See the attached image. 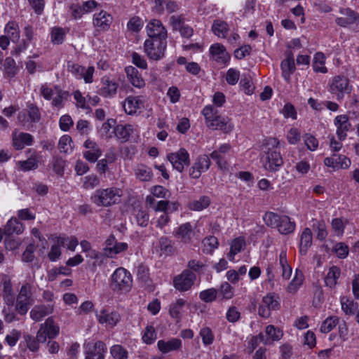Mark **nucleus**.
Returning <instances> with one entry per match:
<instances>
[{"label": "nucleus", "mask_w": 359, "mask_h": 359, "mask_svg": "<svg viewBox=\"0 0 359 359\" xmlns=\"http://www.w3.org/2000/svg\"><path fill=\"white\" fill-rule=\"evenodd\" d=\"M4 32L6 36L10 39L13 42H17L20 38V32L18 25L14 22H9L6 25Z\"/></svg>", "instance_id": "a18cd8bd"}, {"label": "nucleus", "mask_w": 359, "mask_h": 359, "mask_svg": "<svg viewBox=\"0 0 359 359\" xmlns=\"http://www.w3.org/2000/svg\"><path fill=\"white\" fill-rule=\"evenodd\" d=\"M340 275L341 269L338 266H332L330 267L324 279L325 285L332 289L334 288Z\"/></svg>", "instance_id": "f704fd0d"}, {"label": "nucleus", "mask_w": 359, "mask_h": 359, "mask_svg": "<svg viewBox=\"0 0 359 359\" xmlns=\"http://www.w3.org/2000/svg\"><path fill=\"white\" fill-rule=\"evenodd\" d=\"M148 39H166L167 31L158 20H151L146 26Z\"/></svg>", "instance_id": "6ab92c4d"}, {"label": "nucleus", "mask_w": 359, "mask_h": 359, "mask_svg": "<svg viewBox=\"0 0 359 359\" xmlns=\"http://www.w3.org/2000/svg\"><path fill=\"white\" fill-rule=\"evenodd\" d=\"M166 48V39H147L144 42V51L152 60H162L165 57Z\"/></svg>", "instance_id": "39448f33"}, {"label": "nucleus", "mask_w": 359, "mask_h": 359, "mask_svg": "<svg viewBox=\"0 0 359 359\" xmlns=\"http://www.w3.org/2000/svg\"><path fill=\"white\" fill-rule=\"evenodd\" d=\"M100 94L104 97H114L117 93L118 84L116 81L109 76H105L101 79Z\"/></svg>", "instance_id": "412c9836"}, {"label": "nucleus", "mask_w": 359, "mask_h": 359, "mask_svg": "<svg viewBox=\"0 0 359 359\" xmlns=\"http://www.w3.org/2000/svg\"><path fill=\"white\" fill-rule=\"evenodd\" d=\"M196 227V225L191 222L183 223L174 229L173 235L180 243L185 245L191 244L194 241L199 240Z\"/></svg>", "instance_id": "423d86ee"}, {"label": "nucleus", "mask_w": 359, "mask_h": 359, "mask_svg": "<svg viewBox=\"0 0 359 359\" xmlns=\"http://www.w3.org/2000/svg\"><path fill=\"white\" fill-rule=\"evenodd\" d=\"M302 134L300 130L295 127L290 128L286 133V139L289 144H297L300 142Z\"/></svg>", "instance_id": "4d7b16f0"}, {"label": "nucleus", "mask_w": 359, "mask_h": 359, "mask_svg": "<svg viewBox=\"0 0 359 359\" xmlns=\"http://www.w3.org/2000/svg\"><path fill=\"white\" fill-rule=\"evenodd\" d=\"M326 57L323 53L317 52L313 57V69L315 72L326 74L327 68L325 67Z\"/></svg>", "instance_id": "4c0bfd02"}, {"label": "nucleus", "mask_w": 359, "mask_h": 359, "mask_svg": "<svg viewBox=\"0 0 359 359\" xmlns=\"http://www.w3.org/2000/svg\"><path fill=\"white\" fill-rule=\"evenodd\" d=\"M210 163L207 155L198 156L189 169V176L193 179H198L203 172L209 169Z\"/></svg>", "instance_id": "2eb2a0df"}, {"label": "nucleus", "mask_w": 359, "mask_h": 359, "mask_svg": "<svg viewBox=\"0 0 359 359\" xmlns=\"http://www.w3.org/2000/svg\"><path fill=\"white\" fill-rule=\"evenodd\" d=\"M202 114L208 128L222 130L224 133H228L232 130L233 125L231 119L227 116L219 115L218 111L214 109L212 105H206L203 109Z\"/></svg>", "instance_id": "f03ea898"}, {"label": "nucleus", "mask_w": 359, "mask_h": 359, "mask_svg": "<svg viewBox=\"0 0 359 359\" xmlns=\"http://www.w3.org/2000/svg\"><path fill=\"white\" fill-rule=\"evenodd\" d=\"M13 144L15 149L21 150L31 146L34 142L33 136L27 133L14 131L12 134Z\"/></svg>", "instance_id": "cd10ccee"}, {"label": "nucleus", "mask_w": 359, "mask_h": 359, "mask_svg": "<svg viewBox=\"0 0 359 359\" xmlns=\"http://www.w3.org/2000/svg\"><path fill=\"white\" fill-rule=\"evenodd\" d=\"M167 159L171 163L173 169L179 172H183L184 167L189 165L190 163L189 154L184 148H180L176 152L168 154Z\"/></svg>", "instance_id": "1a4fd4ad"}, {"label": "nucleus", "mask_w": 359, "mask_h": 359, "mask_svg": "<svg viewBox=\"0 0 359 359\" xmlns=\"http://www.w3.org/2000/svg\"><path fill=\"white\" fill-rule=\"evenodd\" d=\"M96 317L100 324L107 327L112 328L120 320V316L117 312L102 309L96 313Z\"/></svg>", "instance_id": "393cba45"}, {"label": "nucleus", "mask_w": 359, "mask_h": 359, "mask_svg": "<svg viewBox=\"0 0 359 359\" xmlns=\"http://www.w3.org/2000/svg\"><path fill=\"white\" fill-rule=\"evenodd\" d=\"M157 338V334L154 327L151 325H147L142 332V340L146 344H153Z\"/></svg>", "instance_id": "37998d69"}, {"label": "nucleus", "mask_w": 359, "mask_h": 359, "mask_svg": "<svg viewBox=\"0 0 359 359\" xmlns=\"http://www.w3.org/2000/svg\"><path fill=\"white\" fill-rule=\"evenodd\" d=\"M158 350L165 354L171 351L179 350L182 347V341L177 338H172L169 340H159L157 342Z\"/></svg>", "instance_id": "c85d7f7f"}, {"label": "nucleus", "mask_w": 359, "mask_h": 359, "mask_svg": "<svg viewBox=\"0 0 359 359\" xmlns=\"http://www.w3.org/2000/svg\"><path fill=\"white\" fill-rule=\"evenodd\" d=\"M339 13L344 17H339L335 20L336 23L343 27L359 22V13L349 8H341Z\"/></svg>", "instance_id": "4be33fe9"}, {"label": "nucleus", "mask_w": 359, "mask_h": 359, "mask_svg": "<svg viewBox=\"0 0 359 359\" xmlns=\"http://www.w3.org/2000/svg\"><path fill=\"white\" fill-rule=\"evenodd\" d=\"M277 229L281 234H288L295 229V223L289 217L282 215Z\"/></svg>", "instance_id": "79ce46f5"}, {"label": "nucleus", "mask_w": 359, "mask_h": 359, "mask_svg": "<svg viewBox=\"0 0 359 359\" xmlns=\"http://www.w3.org/2000/svg\"><path fill=\"white\" fill-rule=\"evenodd\" d=\"M86 150L83 151V157L90 163H95L102 156V151L100 146L93 140L88 139L83 144Z\"/></svg>", "instance_id": "5701e85b"}, {"label": "nucleus", "mask_w": 359, "mask_h": 359, "mask_svg": "<svg viewBox=\"0 0 359 359\" xmlns=\"http://www.w3.org/2000/svg\"><path fill=\"white\" fill-rule=\"evenodd\" d=\"M110 353L114 359H127L128 351L121 345L115 344L110 348Z\"/></svg>", "instance_id": "6e6d98bb"}, {"label": "nucleus", "mask_w": 359, "mask_h": 359, "mask_svg": "<svg viewBox=\"0 0 359 359\" xmlns=\"http://www.w3.org/2000/svg\"><path fill=\"white\" fill-rule=\"evenodd\" d=\"M217 290L215 288H210L203 290L199 294L200 299L205 302H212L215 300Z\"/></svg>", "instance_id": "338daca9"}, {"label": "nucleus", "mask_w": 359, "mask_h": 359, "mask_svg": "<svg viewBox=\"0 0 359 359\" xmlns=\"http://www.w3.org/2000/svg\"><path fill=\"white\" fill-rule=\"evenodd\" d=\"M66 32L62 27H55L50 32V41L53 44H61L65 38Z\"/></svg>", "instance_id": "8fccbe9b"}, {"label": "nucleus", "mask_w": 359, "mask_h": 359, "mask_svg": "<svg viewBox=\"0 0 359 359\" xmlns=\"http://www.w3.org/2000/svg\"><path fill=\"white\" fill-rule=\"evenodd\" d=\"M55 243L50 247L48 254V259L50 262H56L61 256V244L58 243L56 237L55 238Z\"/></svg>", "instance_id": "052dcab7"}, {"label": "nucleus", "mask_w": 359, "mask_h": 359, "mask_svg": "<svg viewBox=\"0 0 359 359\" xmlns=\"http://www.w3.org/2000/svg\"><path fill=\"white\" fill-rule=\"evenodd\" d=\"M32 296L33 286L27 283L22 285L16 298L15 310L18 313H27L29 305L34 302Z\"/></svg>", "instance_id": "0eeeda50"}, {"label": "nucleus", "mask_w": 359, "mask_h": 359, "mask_svg": "<svg viewBox=\"0 0 359 359\" xmlns=\"http://www.w3.org/2000/svg\"><path fill=\"white\" fill-rule=\"evenodd\" d=\"M280 306V298L277 294L268 293L263 297L258 308V314L264 318L271 316V312L278 310Z\"/></svg>", "instance_id": "6e6552de"}, {"label": "nucleus", "mask_w": 359, "mask_h": 359, "mask_svg": "<svg viewBox=\"0 0 359 359\" xmlns=\"http://www.w3.org/2000/svg\"><path fill=\"white\" fill-rule=\"evenodd\" d=\"M203 252L206 254H212L218 248V239L213 236L205 237L203 241Z\"/></svg>", "instance_id": "49530a36"}, {"label": "nucleus", "mask_w": 359, "mask_h": 359, "mask_svg": "<svg viewBox=\"0 0 359 359\" xmlns=\"http://www.w3.org/2000/svg\"><path fill=\"white\" fill-rule=\"evenodd\" d=\"M246 242L243 236H238L232 240L230 245V251L227 255V258L231 262L235 261V255L240 253L245 248Z\"/></svg>", "instance_id": "2f4dec72"}, {"label": "nucleus", "mask_w": 359, "mask_h": 359, "mask_svg": "<svg viewBox=\"0 0 359 359\" xmlns=\"http://www.w3.org/2000/svg\"><path fill=\"white\" fill-rule=\"evenodd\" d=\"M107 350L106 344L101 341L88 343L85 345V359H104Z\"/></svg>", "instance_id": "4468645a"}, {"label": "nucleus", "mask_w": 359, "mask_h": 359, "mask_svg": "<svg viewBox=\"0 0 359 359\" xmlns=\"http://www.w3.org/2000/svg\"><path fill=\"white\" fill-rule=\"evenodd\" d=\"M334 124L337 128L336 134L339 140H344L347 137V132L351 127L348 117L344 114L337 116L334 120Z\"/></svg>", "instance_id": "bb28decb"}, {"label": "nucleus", "mask_w": 359, "mask_h": 359, "mask_svg": "<svg viewBox=\"0 0 359 359\" xmlns=\"http://www.w3.org/2000/svg\"><path fill=\"white\" fill-rule=\"evenodd\" d=\"M339 319L336 316L327 318L320 326V332L323 333H328L332 331L337 325Z\"/></svg>", "instance_id": "13d9d810"}, {"label": "nucleus", "mask_w": 359, "mask_h": 359, "mask_svg": "<svg viewBox=\"0 0 359 359\" xmlns=\"http://www.w3.org/2000/svg\"><path fill=\"white\" fill-rule=\"evenodd\" d=\"M280 67L283 77L288 82L291 74H292L295 70L294 60L292 55H289L283 60L281 62Z\"/></svg>", "instance_id": "e433bc0d"}, {"label": "nucleus", "mask_w": 359, "mask_h": 359, "mask_svg": "<svg viewBox=\"0 0 359 359\" xmlns=\"http://www.w3.org/2000/svg\"><path fill=\"white\" fill-rule=\"evenodd\" d=\"M53 308L50 305L35 306L30 311V317L34 321H40L43 317L51 313Z\"/></svg>", "instance_id": "c9c22d12"}, {"label": "nucleus", "mask_w": 359, "mask_h": 359, "mask_svg": "<svg viewBox=\"0 0 359 359\" xmlns=\"http://www.w3.org/2000/svg\"><path fill=\"white\" fill-rule=\"evenodd\" d=\"M60 332L59 327L55 323L52 318H48L43 323L40 325L37 332V338L41 343H45L47 338L54 339Z\"/></svg>", "instance_id": "9d476101"}, {"label": "nucleus", "mask_w": 359, "mask_h": 359, "mask_svg": "<svg viewBox=\"0 0 359 359\" xmlns=\"http://www.w3.org/2000/svg\"><path fill=\"white\" fill-rule=\"evenodd\" d=\"M57 241L62 246L67 248V249L74 251L79 244V241L74 236H56Z\"/></svg>", "instance_id": "c03bdc74"}, {"label": "nucleus", "mask_w": 359, "mask_h": 359, "mask_svg": "<svg viewBox=\"0 0 359 359\" xmlns=\"http://www.w3.org/2000/svg\"><path fill=\"white\" fill-rule=\"evenodd\" d=\"M212 29L218 37L225 38L229 29L226 22L222 20H215L212 26Z\"/></svg>", "instance_id": "de8ad7c7"}, {"label": "nucleus", "mask_w": 359, "mask_h": 359, "mask_svg": "<svg viewBox=\"0 0 359 359\" xmlns=\"http://www.w3.org/2000/svg\"><path fill=\"white\" fill-rule=\"evenodd\" d=\"M20 168L23 171H29L36 169L38 167L36 156H32L26 161H21L18 163Z\"/></svg>", "instance_id": "bf43d9fd"}, {"label": "nucleus", "mask_w": 359, "mask_h": 359, "mask_svg": "<svg viewBox=\"0 0 359 359\" xmlns=\"http://www.w3.org/2000/svg\"><path fill=\"white\" fill-rule=\"evenodd\" d=\"M219 294L226 299H231L234 295L233 287L227 282H224L220 286Z\"/></svg>", "instance_id": "0e129e2a"}, {"label": "nucleus", "mask_w": 359, "mask_h": 359, "mask_svg": "<svg viewBox=\"0 0 359 359\" xmlns=\"http://www.w3.org/2000/svg\"><path fill=\"white\" fill-rule=\"evenodd\" d=\"M185 304V300L178 299L177 301L170 306V314L174 318H178L180 316L181 311Z\"/></svg>", "instance_id": "e2e57ef3"}, {"label": "nucleus", "mask_w": 359, "mask_h": 359, "mask_svg": "<svg viewBox=\"0 0 359 359\" xmlns=\"http://www.w3.org/2000/svg\"><path fill=\"white\" fill-rule=\"evenodd\" d=\"M25 229L24 225L18 218L11 217L4 226V232L6 235H11L13 233L20 234Z\"/></svg>", "instance_id": "72a5a7b5"}, {"label": "nucleus", "mask_w": 359, "mask_h": 359, "mask_svg": "<svg viewBox=\"0 0 359 359\" xmlns=\"http://www.w3.org/2000/svg\"><path fill=\"white\" fill-rule=\"evenodd\" d=\"M196 278V274L193 271L185 269L174 278L173 285L179 291L186 292L191 288Z\"/></svg>", "instance_id": "9b49d317"}, {"label": "nucleus", "mask_w": 359, "mask_h": 359, "mask_svg": "<svg viewBox=\"0 0 359 359\" xmlns=\"http://www.w3.org/2000/svg\"><path fill=\"white\" fill-rule=\"evenodd\" d=\"M123 191L117 187L97 189L91 196V201L97 206L110 207L120 203Z\"/></svg>", "instance_id": "7ed1b4c3"}, {"label": "nucleus", "mask_w": 359, "mask_h": 359, "mask_svg": "<svg viewBox=\"0 0 359 359\" xmlns=\"http://www.w3.org/2000/svg\"><path fill=\"white\" fill-rule=\"evenodd\" d=\"M278 144L279 141L276 138L267 140V147L271 146L272 148L268 147L261 157L262 167L267 171L276 172L283 164V157L278 151Z\"/></svg>", "instance_id": "f257e3e1"}, {"label": "nucleus", "mask_w": 359, "mask_h": 359, "mask_svg": "<svg viewBox=\"0 0 359 359\" xmlns=\"http://www.w3.org/2000/svg\"><path fill=\"white\" fill-rule=\"evenodd\" d=\"M325 166L331 168L333 170L348 169L351 164V160L344 155L333 154L324 159Z\"/></svg>", "instance_id": "a211bd4d"}, {"label": "nucleus", "mask_w": 359, "mask_h": 359, "mask_svg": "<svg viewBox=\"0 0 359 359\" xmlns=\"http://www.w3.org/2000/svg\"><path fill=\"white\" fill-rule=\"evenodd\" d=\"M303 282L304 275L302 272L296 269L294 278L287 287V292L290 294H295L303 284Z\"/></svg>", "instance_id": "ea45409f"}, {"label": "nucleus", "mask_w": 359, "mask_h": 359, "mask_svg": "<svg viewBox=\"0 0 359 359\" xmlns=\"http://www.w3.org/2000/svg\"><path fill=\"white\" fill-rule=\"evenodd\" d=\"M133 286L131 273L123 267L117 268L110 277L111 290L118 293L128 292Z\"/></svg>", "instance_id": "20e7f679"}, {"label": "nucleus", "mask_w": 359, "mask_h": 359, "mask_svg": "<svg viewBox=\"0 0 359 359\" xmlns=\"http://www.w3.org/2000/svg\"><path fill=\"white\" fill-rule=\"evenodd\" d=\"M210 58L219 65H227L231 59V55L225 46L221 43L212 44L209 48Z\"/></svg>", "instance_id": "ddd939ff"}, {"label": "nucleus", "mask_w": 359, "mask_h": 359, "mask_svg": "<svg viewBox=\"0 0 359 359\" xmlns=\"http://www.w3.org/2000/svg\"><path fill=\"white\" fill-rule=\"evenodd\" d=\"M313 231L316 233V237L318 240L323 241L327 236L326 225L324 221L316 220L313 224Z\"/></svg>", "instance_id": "864d4df0"}, {"label": "nucleus", "mask_w": 359, "mask_h": 359, "mask_svg": "<svg viewBox=\"0 0 359 359\" xmlns=\"http://www.w3.org/2000/svg\"><path fill=\"white\" fill-rule=\"evenodd\" d=\"M279 266L282 271V278L284 280H288L292 275V269L290 266L287 258V250L285 249H282L279 254Z\"/></svg>", "instance_id": "473e14b6"}, {"label": "nucleus", "mask_w": 359, "mask_h": 359, "mask_svg": "<svg viewBox=\"0 0 359 359\" xmlns=\"http://www.w3.org/2000/svg\"><path fill=\"white\" fill-rule=\"evenodd\" d=\"M282 215H279L273 212H267L263 217L265 224L272 228H277Z\"/></svg>", "instance_id": "603ef678"}, {"label": "nucleus", "mask_w": 359, "mask_h": 359, "mask_svg": "<svg viewBox=\"0 0 359 359\" xmlns=\"http://www.w3.org/2000/svg\"><path fill=\"white\" fill-rule=\"evenodd\" d=\"M113 22V17L105 11L93 15V24L99 31H107Z\"/></svg>", "instance_id": "b1692460"}, {"label": "nucleus", "mask_w": 359, "mask_h": 359, "mask_svg": "<svg viewBox=\"0 0 359 359\" xmlns=\"http://www.w3.org/2000/svg\"><path fill=\"white\" fill-rule=\"evenodd\" d=\"M41 118L39 109L34 104H28L27 108L18 114V120L23 125L28 123H37Z\"/></svg>", "instance_id": "dca6fc26"}, {"label": "nucleus", "mask_w": 359, "mask_h": 359, "mask_svg": "<svg viewBox=\"0 0 359 359\" xmlns=\"http://www.w3.org/2000/svg\"><path fill=\"white\" fill-rule=\"evenodd\" d=\"M330 90L331 93L336 95L337 100H341L345 93L351 92V87L347 78L343 76H336L332 80Z\"/></svg>", "instance_id": "f8f14e48"}, {"label": "nucleus", "mask_w": 359, "mask_h": 359, "mask_svg": "<svg viewBox=\"0 0 359 359\" xmlns=\"http://www.w3.org/2000/svg\"><path fill=\"white\" fill-rule=\"evenodd\" d=\"M67 67L68 72H71L76 79H82V72L84 71V67H82L79 64H76L73 62H68Z\"/></svg>", "instance_id": "774afa93"}, {"label": "nucleus", "mask_w": 359, "mask_h": 359, "mask_svg": "<svg viewBox=\"0 0 359 359\" xmlns=\"http://www.w3.org/2000/svg\"><path fill=\"white\" fill-rule=\"evenodd\" d=\"M72 140L69 135H62L59 140L58 148L60 152H63L65 154L70 153L72 151Z\"/></svg>", "instance_id": "5fc2aeb1"}, {"label": "nucleus", "mask_w": 359, "mask_h": 359, "mask_svg": "<svg viewBox=\"0 0 359 359\" xmlns=\"http://www.w3.org/2000/svg\"><path fill=\"white\" fill-rule=\"evenodd\" d=\"M199 334L202 339L203 344L205 346H208L213 343L214 335L210 328L208 327L202 328Z\"/></svg>", "instance_id": "69168bd1"}, {"label": "nucleus", "mask_w": 359, "mask_h": 359, "mask_svg": "<svg viewBox=\"0 0 359 359\" xmlns=\"http://www.w3.org/2000/svg\"><path fill=\"white\" fill-rule=\"evenodd\" d=\"M145 97L142 95H129L123 102L125 112L128 115H135L144 107Z\"/></svg>", "instance_id": "f3484780"}, {"label": "nucleus", "mask_w": 359, "mask_h": 359, "mask_svg": "<svg viewBox=\"0 0 359 359\" xmlns=\"http://www.w3.org/2000/svg\"><path fill=\"white\" fill-rule=\"evenodd\" d=\"M210 158L215 161L218 168L222 170H226L229 168V163L224 157V154H219L218 151H212Z\"/></svg>", "instance_id": "680f3d73"}, {"label": "nucleus", "mask_w": 359, "mask_h": 359, "mask_svg": "<svg viewBox=\"0 0 359 359\" xmlns=\"http://www.w3.org/2000/svg\"><path fill=\"white\" fill-rule=\"evenodd\" d=\"M341 309L347 315H353L358 310V305L346 297L341 299Z\"/></svg>", "instance_id": "3c124183"}, {"label": "nucleus", "mask_w": 359, "mask_h": 359, "mask_svg": "<svg viewBox=\"0 0 359 359\" xmlns=\"http://www.w3.org/2000/svg\"><path fill=\"white\" fill-rule=\"evenodd\" d=\"M283 336V332L280 328L274 325H269L265 328V334L260 332L261 342L264 345H271L274 341L281 339Z\"/></svg>", "instance_id": "aec40b11"}, {"label": "nucleus", "mask_w": 359, "mask_h": 359, "mask_svg": "<svg viewBox=\"0 0 359 359\" xmlns=\"http://www.w3.org/2000/svg\"><path fill=\"white\" fill-rule=\"evenodd\" d=\"M133 170L135 177L141 182H149L154 177L152 169L143 163L137 164Z\"/></svg>", "instance_id": "c756f323"}, {"label": "nucleus", "mask_w": 359, "mask_h": 359, "mask_svg": "<svg viewBox=\"0 0 359 359\" xmlns=\"http://www.w3.org/2000/svg\"><path fill=\"white\" fill-rule=\"evenodd\" d=\"M210 203L209 197L203 196L198 200L194 201L189 204V208L194 211H201L208 208Z\"/></svg>", "instance_id": "09e8293b"}, {"label": "nucleus", "mask_w": 359, "mask_h": 359, "mask_svg": "<svg viewBox=\"0 0 359 359\" xmlns=\"http://www.w3.org/2000/svg\"><path fill=\"white\" fill-rule=\"evenodd\" d=\"M128 248V245L125 242H118L111 248H104V254L109 258H114L117 255L126 251Z\"/></svg>", "instance_id": "a19ab883"}, {"label": "nucleus", "mask_w": 359, "mask_h": 359, "mask_svg": "<svg viewBox=\"0 0 359 359\" xmlns=\"http://www.w3.org/2000/svg\"><path fill=\"white\" fill-rule=\"evenodd\" d=\"M134 131L135 128L131 124H118L114 128L115 135L121 142L128 141Z\"/></svg>", "instance_id": "7c9ffc66"}, {"label": "nucleus", "mask_w": 359, "mask_h": 359, "mask_svg": "<svg viewBox=\"0 0 359 359\" xmlns=\"http://www.w3.org/2000/svg\"><path fill=\"white\" fill-rule=\"evenodd\" d=\"M125 73L128 82L135 88L142 89L145 87L146 82L142 74L134 67H125Z\"/></svg>", "instance_id": "a878e982"}, {"label": "nucleus", "mask_w": 359, "mask_h": 359, "mask_svg": "<svg viewBox=\"0 0 359 359\" xmlns=\"http://www.w3.org/2000/svg\"><path fill=\"white\" fill-rule=\"evenodd\" d=\"M312 244V232L309 228H305L300 237L299 251L302 255H305L309 248Z\"/></svg>", "instance_id": "58836bf2"}]
</instances>
